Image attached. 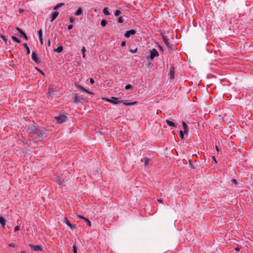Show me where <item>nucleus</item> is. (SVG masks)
<instances>
[{
    "mask_svg": "<svg viewBox=\"0 0 253 253\" xmlns=\"http://www.w3.org/2000/svg\"><path fill=\"white\" fill-rule=\"evenodd\" d=\"M166 123H167V124L169 126H172V127H176L178 125V124H175L173 122H172V121H171L170 120H166Z\"/></svg>",
    "mask_w": 253,
    "mask_h": 253,
    "instance_id": "a211bd4d",
    "label": "nucleus"
},
{
    "mask_svg": "<svg viewBox=\"0 0 253 253\" xmlns=\"http://www.w3.org/2000/svg\"><path fill=\"white\" fill-rule=\"evenodd\" d=\"M51 91H52V89H50V88H48V90H47V94L49 96H50L51 95Z\"/></svg>",
    "mask_w": 253,
    "mask_h": 253,
    "instance_id": "37998d69",
    "label": "nucleus"
},
{
    "mask_svg": "<svg viewBox=\"0 0 253 253\" xmlns=\"http://www.w3.org/2000/svg\"><path fill=\"white\" fill-rule=\"evenodd\" d=\"M75 86L79 89H80L81 91H82V92H86V93H87L88 94H93V93L91 92H89L88 90H87L86 89H85V88H84L83 86H82V85L79 84H75Z\"/></svg>",
    "mask_w": 253,
    "mask_h": 253,
    "instance_id": "f8f14e48",
    "label": "nucleus"
},
{
    "mask_svg": "<svg viewBox=\"0 0 253 253\" xmlns=\"http://www.w3.org/2000/svg\"><path fill=\"white\" fill-rule=\"evenodd\" d=\"M39 40L40 41V42L42 44H43V40H42V37H41V38H39Z\"/></svg>",
    "mask_w": 253,
    "mask_h": 253,
    "instance_id": "3c124183",
    "label": "nucleus"
},
{
    "mask_svg": "<svg viewBox=\"0 0 253 253\" xmlns=\"http://www.w3.org/2000/svg\"><path fill=\"white\" fill-rule=\"evenodd\" d=\"M232 184H234L235 186H236L238 183L236 179H231Z\"/></svg>",
    "mask_w": 253,
    "mask_h": 253,
    "instance_id": "72a5a7b5",
    "label": "nucleus"
},
{
    "mask_svg": "<svg viewBox=\"0 0 253 253\" xmlns=\"http://www.w3.org/2000/svg\"><path fill=\"white\" fill-rule=\"evenodd\" d=\"M124 21V20L122 16L119 17V18L118 19V22H119L120 23H123Z\"/></svg>",
    "mask_w": 253,
    "mask_h": 253,
    "instance_id": "c9c22d12",
    "label": "nucleus"
},
{
    "mask_svg": "<svg viewBox=\"0 0 253 253\" xmlns=\"http://www.w3.org/2000/svg\"><path fill=\"white\" fill-rule=\"evenodd\" d=\"M20 253H27L26 252H25V251H21L20 252Z\"/></svg>",
    "mask_w": 253,
    "mask_h": 253,
    "instance_id": "0e129e2a",
    "label": "nucleus"
},
{
    "mask_svg": "<svg viewBox=\"0 0 253 253\" xmlns=\"http://www.w3.org/2000/svg\"><path fill=\"white\" fill-rule=\"evenodd\" d=\"M132 88V85L130 84H126L125 86V89L126 90H128V89H129Z\"/></svg>",
    "mask_w": 253,
    "mask_h": 253,
    "instance_id": "2f4dec72",
    "label": "nucleus"
},
{
    "mask_svg": "<svg viewBox=\"0 0 253 253\" xmlns=\"http://www.w3.org/2000/svg\"><path fill=\"white\" fill-rule=\"evenodd\" d=\"M63 50V47L62 46H59L57 48L54 49L53 51L57 53H60Z\"/></svg>",
    "mask_w": 253,
    "mask_h": 253,
    "instance_id": "412c9836",
    "label": "nucleus"
},
{
    "mask_svg": "<svg viewBox=\"0 0 253 253\" xmlns=\"http://www.w3.org/2000/svg\"><path fill=\"white\" fill-rule=\"evenodd\" d=\"M240 247H237L236 248H235V250L236 251H240Z\"/></svg>",
    "mask_w": 253,
    "mask_h": 253,
    "instance_id": "4d7b16f0",
    "label": "nucleus"
},
{
    "mask_svg": "<svg viewBox=\"0 0 253 253\" xmlns=\"http://www.w3.org/2000/svg\"><path fill=\"white\" fill-rule=\"evenodd\" d=\"M188 164L190 167L193 169H196L201 166L199 161H195L194 163L191 159L188 160Z\"/></svg>",
    "mask_w": 253,
    "mask_h": 253,
    "instance_id": "20e7f679",
    "label": "nucleus"
},
{
    "mask_svg": "<svg viewBox=\"0 0 253 253\" xmlns=\"http://www.w3.org/2000/svg\"><path fill=\"white\" fill-rule=\"evenodd\" d=\"M182 126H183V128L184 129L185 134H188V131H189V128H188V126L187 125L184 121L182 122Z\"/></svg>",
    "mask_w": 253,
    "mask_h": 253,
    "instance_id": "f3484780",
    "label": "nucleus"
},
{
    "mask_svg": "<svg viewBox=\"0 0 253 253\" xmlns=\"http://www.w3.org/2000/svg\"><path fill=\"white\" fill-rule=\"evenodd\" d=\"M83 13V9L82 7H79L78 10L76 11L75 14L76 16L82 15Z\"/></svg>",
    "mask_w": 253,
    "mask_h": 253,
    "instance_id": "6ab92c4d",
    "label": "nucleus"
},
{
    "mask_svg": "<svg viewBox=\"0 0 253 253\" xmlns=\"http://www.w3.org/2000/svg\"><path fill=\"white\" fill-rule=\"evenodd\" d=\"M32 59L37 64H40L42 63V61L38 57V54L36 52L33 51L32 53Z\"/></svg>",
    "mask_w": 253,
    "mask_h": 253,
    "instance_id": "0eeeda50",
    "label": "nucleus"
},
{
    "mask_svg": "<svg viewBox=\"0 0 253 253\" xmlns=\"http://www.w3.org/2000/svg\"><path fill=\"white\" fill-rule=\"evenodd\" d=\"M150 159L149 158H147V157L146 158V160L144 162V166H146L148 165V163L150 161Z\"/></svg>",
    "mask_w": 253,
    "mask_h": 253,
    "instance_id": "f704fd0d",
    "label": "nucleus"
},
{
    "mask_svg": "<svg viewBox=\"0 0 253 253\" xmlns=\"http://www.w3.org/2000/svg\"><path fill=\"white\" fill-rule=\"evenodd\" d=\"M169 51H172V50H173V49L172 48V47L171 46V48H169Z\"/></svg>",
    "mask_w": 253,
    "mask_h": 253,
    "instance_id": "e2e57ef3",
    "label": "nucleus"
},
{
    "mask_svg": "<svg viewBox=\"0 0 253 253\" xmlns=\"http://www.w3.org/2000/svg\"><path fill=\"white\" fill-rule=\"evenodd\" d=\"M38 34L39 35V38L42 37V31L41 29L38 31Z\"/></svg>",
    "mask_w": 253,
    "mask_h": 253,
    "instance_id": "7c9ffc66",
    "label": "nucleus"
},
{
    "mask_svg": "<svg viewBox=\"0 0 253 253\" xmlns=\"http://www.w3.org/2000/svg\"><path fill=\"white\" fill-rule=\"evenodd\" d=\"M28 134L33 139L42 141L46 139L47 130L38 125H29L27 129Z\"/></svg>",
    "mask_w": 253,
    "mask_h": 253,
    "instance_id": "f257e3e1",
    "label": "nucleus"
},
{
    "mask_svg": "<svg viewBox=\"0 0 253 253\" xmlns=\"http://www.w3.org/2000/svg\"><path fill=\"white\" fill-rule=\"evenodd\" d=\"M215 149H216V150L217 152H218V151H219V147H218V146H217V145H216V146H215Z\"/></svg>",
    "mask_w": 253,
    "mask_h": 253,
    "instance_id": "6e6d98bb",
    "label": "nucleus"
},
{
    "mask_svg": "<svg viewBox=\"0 0 253 253\" xmlns=\"http://www.w3.org/2000/svg\"><path fill=\"white\" fill-rule=\"evenodd\" d=\"M212 159L213 161H214L215 163H217V161L214 156H212Z\"/></svg>",
    "mask_w": 253,
    "mask_h": 253,
    "instance_id": "5fc2aeb1",
    "label": "nucleus"
},
{
    "mask_svg": "<svg viewBox=\"0 0 253 253\" xmlns=\"http://www.w3.org/2000/svg\"><path fill=\"white\" fill-rule=\"evenodd\" d=\"M65 222L66 223V224L69 226L70 227V228L72 229V230H73L75 228H77V226L76 225H73V224H72L70 221H69V220L66 218L65 217Z\"/></svg>",
    "mask_w": 253,
    "mask_h": 253,
    "instance_id": "2eb2a0df",
    "label": "nucleus"
},
{
    "mask_svg": "<svg viewBox=\"0 0 253 253\" xmlns=\"http://www.w3.org/2000/svg\"><path fill=\"white\" fill-rule=\"evenodd\" d=\"M77 216L81 218V219H83L84 220V218H85L86 217H84V216L82 215H78Z\"/></svg>",
    "mask_w": 253,
    "mask_h": 253,
    "instance_id": "09e8293b",
    "label": "nucleus"
},
{
    "mask_svg": "<svg viewBox=\"0 0 253 253\" xmlns=\"http://www.w3.org/2000/svg\"><path fill=\"white\" fill-rule=\"evenodd\" d=\"M18 10H19V12L20 13H23V12L24 11V10L23 9H22V8H19Z\"/></svg>",
    "mask_w": 253,
    "mask_h": 253,
    "instance_id": "603ef678",
    "label": "nucleus"
},
{
    "mask_svg": "<svg viewBox=\"0 0 253 253\" xmlns=\"http://www.w3.org/2000/svg\"><path fill=\"white\" fill-rule=\"evenodd\" d=\"M161 35L162 37L163 41H164L167 47L168 48H171V45L169 42V39L167 37H166L164 34L161 33Z\"/></svg>",
    "mask_w": 253,
    "mask_h": 253,
    "instance_id": "ddd939ff",
    "label": "nucleus"
},
{
    "mask_svg": "<svg viewBox=\"0 0 253 253\" xmlns=\"http://www.w3.org/2000/svg\"><path fill=\"white\" fill-rule=\"evenodd\" d=\"M73 251L74 253H77V247L76 245H74L73 246Z\"/></svg>",
    "mask_w": 253,
    "mask_h": 253,
    "instance_id": "473e14b6",
    "label": "nucleus"
},
{
    "mask_svg": "<svg viewBox=\"0 0 253 253\" xmlns=\"http://www.w3.org/2000/svg\"><path fill=\"white\" fill-rule=\"evenodd\" d=\"M55 119L58 124H62L67 121V117L64 115H60L58 116L55 117Z\"/></svg>",
    "mask_w": 253,
    "mask_h": 253,
    "instance_id": "423d86ee",
    "label": "nucleus"
},
{
    "mask_svg": "<svg viewBox=\"0 0 253 253\" xmlns=\"http://www.w3.org/2000/svg\"><path fill=\"white\" fill-rule=\"evenodd\" d=\"M158 201L159 202V203H163V200L160 199H158Z\"/></svg>",
    "mask_w": 253,
    "mask_h": 253,
    "instance_id": "13d9d810",
    "label": "nucleus"
},
{
    "mask_svg": "<svg viewBox=\"0 0 253 253\" xmlns=\"http://www.w3.org/2000/svg\"><path fill=\"white\" fill-rule=\"evenodd\" d=\"M73 26L72 25L70 24V25H69L68 26V30H71L72 28H73Z\"/></svg>",
    "mask_w": 253,
    "mask_h": 253,
    "instance_id": "8fccbe9b",
    "label": "nucleus"
},
{
    "mask_svg": "<svg viewBox=\"0 0 253 253\" xmlns=\"http://www.w3.org/2000/svg\"><path fill=\"white\" fill-rule=\"evenodd\" d=\"M74 101L73 102L75 104H78L81 102V100H84L82 95H80L78 93H76L73 96Z\"/></svg>",
    "mask_w": 253,
    "mask_h": 253,
    "instance_id": "39448f33",
    "label": "nucleus"
},
{
    "mask_svg": "<svg viewBox=\"0 0 253 253\" xmlns=\"http://www.w3.org/2000/svg\"><path fill=\"white\" fill-rule=\"evenodd\" d=\"M36 69L37 70V71L40 73L42 75L44 76V73L41 70H40V69L38 68H36Z\"/></svg>",
    "mask_w": 253,
    "mask_h": 253,
    "instance_id": "79ce46f5",
    "label": "nucleus"
},
{
    "mask_svg": "<svg viewBox=\"0 0 253 253\" xmlns=\"http://www.w3.org/2000/svg\"><path fill=\"white\" fill-rule=\"evenodd\" d=\"M184 131H183L182 130H180L179 131V135H180V137L181 139H184Z\"/></svg>",
    "mask_w": 253,
    "mask_h": 253,
    "instance_id": "c85d7f7f",
    "label": "nucleus"
},
{
    "mask_svg": "<svg viewBox=\"0 0 253 253\" xmlns=\"http://www.w3.org/2000/svg\"><path fill=\"white\" fill-rule=\"evenodd\" d=\"M123 103L124 105H126V106H130V105H134L136 104H137V102L135 101V102H132L130 100H120V103Z\"/></svg>",
    "mask_w": 253,
    "mask_h": 253,
    "instance_id": "1a4fd4ad",
    "label": "nucleus"
},
{
    "mask_svg": "<svg viewBox=\"0 0 253 253\" xmlns=\"http://www.w3.org/2000/svg\"><path fill=\"white\" fill-rule=\"evenodd\" d=\"M16 29L17 31L18 32V33L19 34V37L20 38H23L26 41L28 40L27 36L21 29L18 27H16Z\"/></svg>",
    "mask_w": 253,
    "mask_h": 253,
    "instance_id": "6e6552de",
    "label": "nucleus"
},
{
    "mask_svg": "<svg viewBox=\"0 0 253 253\" xmlns=\"http://www.w3.org/2000/svg\"><path fill=\"white\" fill-rule=\"evenodd\" d=\"M175 77V69L174 67L173 66H171L169 69V79L171 80H172L174 79Z\"/></svg>",
    "mask_w": 253,
    "mask_h": 253,
    "instance_id": "4468645a",
    "label": "nucleus"
},
{
    "mask_svg": "<svg viewBox=\"0 0 253 253\" xmlns=\"http://www.w3.org/2000/svg\"><path fill=\"white\" fill-rule=\"evenodd\" d=\"M11 39H12V40L17 43H20V40H19L17 38H16V37L15 36H12L11 37Z\"/></svg>",
    "mask_w": 253,
    "mask_h": 253,
    "instance_id": "cd10ccee",
    "label": "nucleus"
},
{
    "mask_svg": "<svg viewBox=\"0 0 253 253\" xmlns=\"http://www.w3.org/2000/svg\"><path fill=\"white\" fill-rule=\"evenodd\" d=\"M0 224L3 228H4L5 225V219L2 216H0Z\"/></svg>",
    "mask_w": 253,
    "mask_h": 253,
    "instance_id": "aec40b11",
    "label": "nucleus"
},
{
    "mask_svg": "<svg viewBox=\"0 0 253 253\" xmlns=\"http://www.w3.org/2000/svg\"><path fill=\"white\" fill-rule=\"evenodd\" d=\"M58 183L60 185H63L64 182V179H63L59 176L57 177Z\"/></svg>",
    "mask_w": 253,
    "mask_h": 253,
    "instance_id": "5701e85b",
    "label": "nucleus"
},
{
    "mask_svg": "<svg viewBox=\"0 0 253 253\" xmlns=\"http://www.w3.org/2000/svg\"><path fill=\"white\" fill-rule=\"evenodd\" d=\"M85 53H83V58H85Z\"/></svg>",
    "mask_w": 253,
    "mask_h": 253,
    "instance_id": "052dcab7",
    "label": "nucleus"
},
{
    "mask_svg": "<svg viewBox=\"0 0 253 253\" xmlns=\"http://www.w3.org/2000/svg\"><path fill=\"white\" fill-rule=\"evenodd\" d=\"M129 52H131V53H136V52H137V48H134V49H130L129 50Z\"/></svg>",
    "mask_w": 253,
    "mask_h": 253,
    "instance_id": "58836bf2",
    "label": "nucleus"
},
{
    "mask_svg": "<svg viewBox=\"0 0 253 253\" xmlns=\"http://www.w3.org/2000/svg\"><path fill=\"white\" fill-rule=\"evenodd\" d=\"M29 246L30 247L31 249L34 251H42L43 248L41 245H33L31 244L29 245Z\"/></svg>",
    "mask_w": 253,
    "mask_h": 253,
    "instance_id": "9d476101",
    "label": "nucleus"
},
{
    "mask_svg": "<svg viewBox=\"0 0 253 253\" xmlns=\"http://www.w3.org/2000/svg\"><path fill=\"white\" fill-rule=\"evenodd\" d=\"M158 47L161 51H163L164 50L163 47L161 45H159Z\"/></svg>",
    "mask_w": 253,
    "mask_h": 253,
    "instance_id": "864d4df0",
    "label": "nucleus"
},
{
    "mask_svg": "<svg viewBox=\"0 0 253 253\" xmlns=\"http://www.w3.org/2000/svg\"><path fill=\"white\" fill-rule=\"evenodd\" d=\"M103 12L105 15H109L110 14L109 9L107 7H105L103 9Z\"/></svg>",
    "mask_w": 253,
    "mask_h": 253,
    "instance_id": "393cba45",
    "label": "nucleus"
},
{
    "mask_svg": "<svg viewBox=\"0 0 253 253\" xmlns=\"http://www.w3.org/2000/svg\"><path fill=\"white\" fill-rule=\"evenodd\" d=\"M0 38L3 41L5 42L6 43V42H7V40L6 39V37L4 35H0Z\"/></svg>",
    "mask_w": 253,
    "mask_h": 253,
    "instance_id": "4c0bfd02",
    "label": "nucleus"
},
{
    "mask_svg": "<svg viewBox=\"0 0 253 253\" xmlns=\"http://www.w3.org/2000/svg\"><path fill=\"white\" fill-rule=\"evenodd\" d=\"M8 246L10 247L14 248L16 246V245L14 243H11L9 244Z\"/></svg>",
    "mask_w": 253,
    "mask_h": 253,
    "instance_id": "c03bdc74",
    "label": "nucleus"
},
{
    "mask_svg": "<svg viewBox=\"0 0 253 253\" xmlns=\"http://www.w3.org/2000/svg\"><path fill=\"white\" fill-rule=\"evenodd\" d=\"M136 34V31L134 29H131L126 31L125 33L124 36L126 38H129L131 36L134 35Z\"/></svg>",
    "mask_w": 253,
    "mask_h": 253,
    "instance_id": "9b49d317",
    "label": "nucleus"
},
{
    "mask_svg": "<svg viewBox=\"0 0 253 253\" xmlns=\"http://www.w3.org/2000/svg\"><path fill=\"white\" fill-rule=\"evenodd\" d=\"M48 46H50V40H49L48 41Z\"/></svg>",
    "mask_w": 253,
    "mask_h": 253,
    "instance_id": "bf43d9fd",
    "label": "nucleus"
},
{
    "mask_svg": "<svg viewBox=\"0 0 253 253\" xmlns=\"http://www.w3.org/2000/svg\"><path fill=\"white\" fill-rule=\"evenodd\" d=\"M58 14H59V12L57 11L52 12V14H51L50 22H52L57 18Z\"/></svg>",
    "mask_w": 253,
    "mask_h": 253,
    "instance_id": "dca6fc26",
    "label": "nucleus"
},
{
    "mask_svg": "<svg viewBox=\"0 0 253 253\" xmlns=\"http://www.w3.org/2000/svg\"><path fill=\"white\" fill-rule=\"evenodd\" d=\"M93 173L94 175H98L99 173V171L97 169H93Z\"/></svg>",
    "mask_w": 253,
    "mask_h": 253,
    "instance_id": "e433bc0d",
    "label": "nucleus"
},
{
    "mask_svg": "<svg viewBox=\"0 0 253 253\" xmlns=\"http://www.w3.org/2000/svg\"><path fill=\"white\" fill-rule=\"evenodd\" d=\"M169 51H172V50H173V49L172 48V47L171 46V48H169Z\"/></svg>",
    "mask_w": 253,
    "mask_h": 253,
    "instance_id": "680f3d73",
    "label": "nucleus"
},
{
    "mask_svg": "<svg viewBox=\"0 0 253 253\" xmlns=\"http://www.w3.org/2000/svg\"><path fill=\"white\" fill-rule=\"evenodd\" d=\"M20 229V226H16L15 227H14V232H16V231H19V230Z\"/></svg>",
    "mask_w": 253,
    "mask_h": 253,
    "instance_id": "a19ab883",
    "label": "nucleus"
},
{
    "mask_svg": "<svg viewBox=\"0 0 253 253\" xmlns=\"http://www.w3.org/2000/svg\"><path fill=\"white\" fill-rule=\"evenodd\" d=\"M89 82L91 84H93L94 83V81L92 78H89Z\"/></svg>",
    "mask_w": 253,
    "mask_h": 253,
    "instance_id": "a18cd8bd",
    "label": "nucleus"
},
{
    "mask_svg": "<svg viewBox=\"0 0 253 253\" xmlns=\"http://www.w3.org/2000/svg\"><path fill=\"white\" fill-rule=\"evenodd\" d=\"M120 9H121V8H119V9L115 10V16H118L121 13Z\"/></svg>",
    "mask_w": 253,
    "mask_h": 253,
    "instance_id": "bb28decb",
    "label": "nucleus"
},
{
    "mask_svg": "<svg viewBox=\"0 0 253 253\" xmlns=\"http://www.w3.org/2000/svg\"><path fill=\"white\" fill-rule=\"evenodd\" d=\"M24 47L26 48V51H27V54H29L30 53V48L28 45V44L26 43H24L23 44Z\"/></svg>",
    "mask_w": 253,
    "mask_h": 253,
    "instance_id": "b1692460",
    "label": "nucleus"
},
{
    "mask_svg": "<svg viewBox=\"0 0 253 253\" xmlns=\"http://www.w3.org/2000/svg\"><path fill=\"white\" fill-rule=\"evenodd\" d=\"M119 98L115 97H112L111 98H107V97H104L102 98V99L106 101L107 102L111 103L113 104H118L120 103V100H118Z\"/></svg>",
    "mask_w": 253,
    "mask_h": 253,
    "instance_id": "f03ea898",
    "label": "nucleus"
},
{
    "mask_svg": "<svg viewBox=\"0 0 253 253\" xmlns=\"http://www.w3.org/2000/svg\"><path fill=\"white\" fill-rule=\"evenodd\" d=\"M121 45L122 46H126V41H124L122 42Z\"/></svg>",
    "mask_w": 253,
    "mask_h": 253,
    "instance_id": "49530a36",
    "label": "nucleus"
},
{
    "mask_svg": "<svg viewBox=\"0 0 253 253\" xmlns=\"http://www.w3.org/2000/svg\"><path fill=\"white\" fill-rule=\"evenodd\" d=\"M69 20L71 23H73L75 21V18L71 16L70 17Z\"/></svg>",
    "mask_w": 253,
    "mask_h": 253,
    "instance_id": "ea45409f",
    "label": "nucleus"
},
{
    "mask_svg": "<svg viewBox=\"0 0 253 253\" xmlns=\"http://www.w3.org/2000/svg\"><path fill=\"white\" fill-rule=\"evenodd\" d=\"M85 51H86L85 47L84 46H83L82 49V52L83 53H85Z\"/></svg>",
    "mask_w": 253,
    "mask_h": 253,
    "instance_id": "de8ad7c7",
    "label": "nucleus"
},
{
    "mask_svg": "<svg viewBox=\"0 0 253 253\" xmlns=\"http://www.w3.org/2000/svg\"><path fill=\"white\" fill-rule=\"evenodd\" d=\"M150 55L147 58V60L150 59L152 60L155 57H158L159 55V52L155 48L150 50Z\"/></svg>",
    "mask_w": 253,
    "mask_h": 253,
    "instance_id": "7ed1b4c3",
    "label": "nucleus"
},
{
    "mask_svg": "<svg viewBox=\"0 0 253 253\" xmlns=\"http://www.w3.org/2000/svg\"><path fill=\"white\" fill-rule=\"evenodd\" d=\"M107 21L105 20V19H102L101 21V25L102 26V27H105L106 26V25H107Z\"/></svg>",
    "mask_w": 253,
    "mask_h": 253,
    "instance_id": "a878e982",
    "label": "nucleus"
},
{
    "mask_svg": "<svg viewBox=\"0 0 253 253\" xmlns=\"http://www.w3.org/2000/svg\"><path fill=\"white\" fill-rule=\"evenodd\" d=\"M84 221L86 222L87 225L88 226H91V222L89 221V220L88 218H84Z\"/></svg>",
    "mask_w": 253,
    "mask_h": 253,
    "instance_id": "c756f323",
    "label": "nucleus"
},
{
    "mask_svg": "<svg viewBox=\"0 0 253 253\" xmlns=\"http://www.w3.org/2000/svg\"><path fill=\"white\" fill-rule=\"evenodd\" d=\"M64 5H65V3L64 2L59 3L53 7V10H56L57 9H58L59 8L62 7V6H63Z\"/></svg>",
    "mask_w": 253,
    "mask_h": 253,
    "instance_id": "4be33fe9",
    "label": "nucleus"
}]
</instances>
